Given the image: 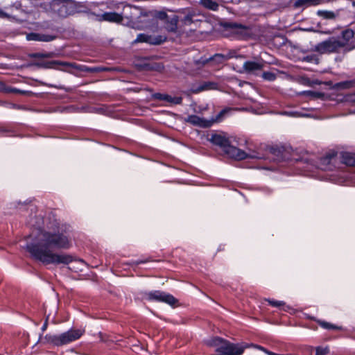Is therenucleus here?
<instances>
[{
	"mask_svg": "<svg viewBox=\"0 0 355 355\" xmlns=\"http://www.w3.org/2000/svg\"><path fill=\"white\" fill-rule=\"evenodd\" d=\"M36 225L31 234V241L25 246L26 251L34 260L44 265H69L73 261L83 266L86 265L82 259L68 253L55 252L68 250L71 247V241L63 231L55 228H41L40 223Z\"/></svg>",
	"mask_w": 355,
	"mask_h": 355,
	"instance_id": "obj_1",
	"label": "nucleus"
},
{
	"mask_svg": "<svg viewBox=\"0 0 355 355\" xmlns=\"http://www.w3.org/2000/svg\"><path fill=\"white\" fill-rule=\"evenodd\" d=\"M207 344L209 346L215 347L216 352L218 355H241L245 349L250 347L256 349V346H259L247 343H233L218 336L209 339Z\"/></svg>",
	"mask_w": 355,
	"mask_h": 355,
	"instance_id": "obj_2",
	"label": "nucleus"
},
{
	"mask_svg": "<svg viewBox=\"0 0 355 355\" xmlns=\"http://www.w3.org/2000/svg\"><path fill=\"white\" fill-rule=\"evenodd\" d=\"M83 332L80 329H71L60 334H48L44 336V340L55 346H62L79 339Z\"/></svg>",
	"mask_w": 355,
	"mask_h": 355,
	"instance_id": "obj_3",
	"label": "nucleus"
},
{
	"mask_svg": "<svg viewBox=\"0 0 355 355\" xmlns=\"http://www.w3.org/2000/svg\"><path fill=\"white\" fill-rule=\"evenodd\" d=\"M144 297L148 301L164 302L171 306L178 302V300L172 295L158 290L145 292Z\"/></svg>",
	"mask_w": 355,
	"mask_h": 355,
	"instance_id": "obj_4",
	"label": "nucleus"
},
{
	"mask_svg": "<svg viewBox=\"0 0 355 355\" xmlns=\"http://www.w3.org/2000/svg\"><path fill=\"white\" fill-rule=\"evenodd\" d=\"M343 47L344 43H341L340 40L332 37L319 43L315 46L314 51L320 54L337 53L340 49Z\"/></svg>",
	"mask_w": 355,
	"mask_h": 355,
	"instance_id": "obj_5",
	"label": "nucleus"
},
{
	"mask_svg": "<svg viewBox=\"0 0 355 355\" xmlns=\"http://www.w3.org/2000/svg\"><path fill=\"white\" fill-rule=\"evenodd\" d=\"M166 40V37L159 36L157 37H153L150 35L145 34H139L134 43L147 42L151 44H159Z\"/></svg>",
	"mask_w": 355,
	"mask_h": 355,
	"instance_id": "obj_6",
	"label": "nucleus"
},
{
	"mask_svg": "<svg viewBox=\"0 0 355 355\" xmlns=\"http://www.w3.org/2000/svg\"><path fill=\"white\" fill-rule=\"evenodd\" d=\"M187 121L200 128H206L212 125V124L216 122V120H206L198 116L192 115L187 118Z\"/></svg>",
	"mask_w": 355,
	"mask_h": 355,
	"instance_id": "obj_7",
	"label": "nucleus"
},
{
	"mask_svg": "<svg viewBox=\"0 0 355 355\" xmlns=\"http://www.w3.org/2000/svg\"><path fill=\"white\" fill-rule=\"evenodd\" d=\"M302 30V29L299 28L298 30H293L291 31V37L295 44H293L291 41H288V42L294 49H298L297 43L305 42L309 38L307 35L300 32Z\"/></svg>",
	"mask_w": 355,
	"mask_h": 355,
	"instance_id": "obj_8",
	"label": "nucleus"
},
{
	"mask_svg": "<svg viewBox=\"0 0 355 355\" xmlns=\"http://www.w3.org/2000/svg\"><path fill=\"white\" fill-rule=\"evenodd\" d=\"M224 153L230 157L236 159H243L247 157L244 151L230 145V143L228 146H227V148L225 149Z\"/></svg>",
	"mask_w": 355,
	"mask_h": 355,
	"instance_id": "obj_9",
	"label": "nucleus"
},
{
	"mask_svg": "<svg viewBox=\"0 0 355 355\" xmlns=\"http://www.w3.org/2000/svg\"><path fill=\"white\" fill-rule=\"evenodd\" d=\"M210 141L222 148L223 151L227 148V146H228L230 143L228 139L220 135H213L211 139H210Z\"/></svg>",
	"mask_w": 355,
	"mask_h": 355,
	"instance_id": "obj_10",
	"label": "nucleus"
},
{
	"mask_svg": "<svg viewBox=\"0 0 355 355\" xmlns=\"http://www.w3.org/2000/svg\"><path fill=\"white\" fill-rule=\"evenodd\" d=\"M101 18L104 21H107L110 22H114V23H121L123 21V16L120 14H118L116 12H106L104 13Z\"/></svg>",
	"mask_w": 355,
	"mask_h": 355,
	"instance_id": "obj_11",
	"label": "nucleus"
},
{
	"mask_svg": "<svg viewBox=\"0 0 355 355\" xmlns=\"http://www.w3.org/2000/svg\"><path fill=\"white\" fill-rule=\"evenodd\" d=\"M153 97L156 99L166 101L173 104H180L182 101V97H172L167 94H162L159 93L155 94Z\"/></svg>",
	"mask_w": 355,
	"mask_h": 355,
	"instance_id": "obj_12",
	"label": "nucleus"
},
{
	"mask_svg": "<svg viewBox=\"0 0 355 355\" xmlns=\"http://www.w3.org/2000/svg\"><path fill=\"white\" fill-rule=\"evenodd\" d=\"M166 24V30L169 32L176 33L178 31V17L173 16L171 18H168L167 21L165 22Z\"/></svg>",
	"mask_w": 355,
	"mask_h": 355,
	"instance_id": "obj_13",
	"label": "nucleus"
},
{
	"mask_svg": "<svg viewBox=\"0 0 355 355\" xmlns=\"http://www.w3.org/2000/svg\"><path fill=\"white\" fill-rule=\"evenodd\" d=\"M263 64L255 62H246L243 65L244 70L247 73H252L254 71L261 70Z\"/></svg>",
	"mask_w": 355,
	"mask_h": 355,
	"instance_id": "obj_14",
	"label": "nucleus"
},
{
	"mask_svg": "<svg viewBox=\"0 0 355 355\" xmlns=\"http://www.w3.org/2000/svg\"><path fill=\"white\" fill-rule=\"evenodd\" d=\"M341 36L343 41L341 43H344V47L348 44V42L355 37L354 31L350 28H347L342 31Z\"/></svg>",
	"mask_w": 355,
	"mask_h": 355,
	"instance_id": "obj_15",
	"label": "nucleus"
},
{
	"mask_svg": "<svg viewBox=\"0 0 355 355\" xmlns=\"http://www.w3.org/2000/svg\"><path fill=\"white\" fill-rule=\"evenodd\" d=\"M312 320H314L317 322V323L323 329L327 330H341L342 327L337 326L336 324H331L330 322L322 320H315L314 317L311 318Z\"/></svg>",
	"mask_w": 355,
	"mask_h": 355,
	"instance_id": "obj_16",
	"label": "nucleus"
},
{
	"mask_svg": "<svg viewBox=\"0 0 355 355\" xmlns=\"http://www.w3.org/2000/svg\"><path fill=\"white\" fill-rule=\"evenodd\" d=\"M182 26L181 27L183 28L182 33L184 32L186 28H189V31L192 32L194 31L195 29L191 28V25L193 24V20L192 19V16L190 15H187L182 20Z\"/></svg>",
	"mask_w": 355,
	"mask_h": 355,
	"instance_id": "obj_17",
	"label": "nucleus"
},
{
	"mask_svg": "<svg viewBox=\"0 0 355 355\" xmlns=\"http://www.w3.org/2000/svg\"><path fill=\"white\" fill-rule=\"evenodd\" d=\"M343 162L348 166H355V154L345 153L343 155Z\"/></svg>",
	"mask_w": 355,
	"mask_h": 355,
	"instance_id": "obj_18",
	"label": "nucleus"
},
{
	"mask_svg": "<svg viewBox=\"0 0 355 355\" xmlns=\"http://www.w3.org/2000/svg\"><path fill=\"white\" fill-rule=\"evenodd\" d=\"M231 57L232 56H229V58H231ZM227 58H228V56H225L223 54H215L211 58L203 60L202 65H206L211 60L216 61L218 63H221L225 59H227Z\"/></svg>",
	"mask_w": 355,
	"mask_h": 355,
	"instance_id": "obj_19",
	"label": "nucleus"
},
{
	"mask_svg": "<svg viewBox=\"0 0 355 355\" xmlns=\"http://www.w3.org/2000/svg\"><path fill=\"white\" fill-rule=\"evenodd\" d=\"M200 3L204 7L212 10H216L218 8V4L212 0H201Z\"/></svg>",
	"mask_w": 355,
	"mask_h": 355,
	"instance_id": "obj_20",
	"label": "nucleus"
},
{
	"mask_svg": "<svg viewBox=\"0 0 355 355\" xmlns=\"http://www.w3.org/2000/svg\"><path fill=\"white\" fill-rule=\"evenodd\" d=\"M354 82L353 81H345L336 84L333 87L337 89H346L353 87Z\"/></svg>",
	"mask_w": 355,
	"mask_h": 355,
	"instance_id": "obj_21",
	"label": "nucleus"
},
{
	"mask_svg": "<svg viewBox=\"0 0 355 355\" xmlns=\"http://www.w3.org/2000/svg\"><path fill=\"white\" fill-rule=\"evenodd\" d=\"M220 26L225 28H240L242 30H248V27L237 23H226V22H220Z\"/></svg>",
	"mask_w": 355,
	"mask_h": 355,
	"instance_id": "obj_22",
	"label": "nucleus"
},
{
	"mask_svg": "<svg viewBox=\"0 0 355 355\" xmlns=\"http://www.w3.org/2000/svg\"><path fill=\"white\" fill-rule=\"evenodd\" d=\"M57 63H58V61L54 60V61L46 62L44 63L35 62V63L31 64V65H34L37 67L51 68L54 65H57Z\"/></svg>",
	"mask_w": 355,
	"mask_h": 355,
	"instance_id": "obj_23",
	"label": "nucleus"
},
{
	"mask_svg": "<svg viewBox=\"0 0 355 355\" xmlns=\"http://www.w3.org/2000/svg\"><path fill=\"white\" fill-rule=\"evenodd\" d=\"M321 0H298L295 3V7H300L305 4L317 5Z\"/></svg>",
	"mask_w": 355,
	"mask_h": 355,
	"instance_id": "obj_24",
	"label": "nucleus"
},
{
	"mask_svg": "<svg viewBox=\"0 0 355 355\" xmlns=\"http://www.w3.org/2000/svg\"><path fill=\"white\" fill-rule=\"evenodd\" d=\"M0 91H3V92H5L6 93H10V92H12V93H21V94H24L25 92H22V91H19L17 89H12L10 87H6L3 83L2 82H0Z\"/></svg>",
	"mask_w": 355,
	"mask_h": 355,
	"instance_id": "obj_25",
	"label": "nucleus"
},
{
	"mask_svg": "<svg viewBox=\"0 0 355 355\" xmlns=\"http://www.w3.org/2000/svg\"><path fill=\"white\" fill-rule=\"evenodd\" d=\"M54 55L53 53H31L29 54L28 56L31 58H51Z\"/></svg>",
	"mask_w": 355,
	"mask_h": 355,
	"instance_id": "obj_26",
	"label": "nucleus"
},
{
	"mask_svg": "<svg viewBox=\"0 0 355 355\" xmlns=\"http://www.w3.org/2000/svg\"><path fill=\"white\" fill-rule=\"evenodd\" d=\"M55 5H56L58 7H59V14L61 15H64V14H67V6L66 3L64 2H55Z\"/></svg>",
	"mask_w": 355,
	"mask_h": 355,
	"instance_id": "obj_27",
	"label": "nucleus"
},
{
	"mask_svg": "<svg viewBox=\"0 0 355 355\" xmlns=\"http://www.w3.org/2000/svg\"><path fill=\"white\" fill-rule=\"evenodd\" d=\"M155 19H160L164 21H166L168 19L167 14L163 11L155 12L154 14Z\"/></svg>",
	"mask_w": 355,
	"mask_h": 355,
	"instance_id": "obj_28",
	"label": "nucleus"
},
{
	"mask_svg": "<svg viewBox=\"0 0 355 355\" xmlns=\"http://www.w3.org/2000/svg\"><path fill=\"white\" fill-rule=\"evenodd\" d=\"M267 302H268V304L270 306H272L273 307H280L281 308L282 305H284V301H278V300H275L273 299H268Z\"/></svg>",
	"mask_w": 355,
	"mask_h": 355,
	"instance_id": "obj_29",
	"label": "nucleus"
},
{
	"mask_svg": "<svg viewBox=\"0 0 355 355\" xmlns=\"http://www.w3.org/2000/svg\"><path fill=\"white\" fill-rule=\"evenodd\" d=\"M318 15L323 17L325 19H334L335 18V14L330 11H319Z\"/></svg>",
	"mask_w": 355,
	"mask_h": 355,
	"instance_id": "obj_30",
	"label": "nucleus"
},
{
	"mask_svg": "<svg viewBox=\"0 0 355 355\" xmlns=\"http://www.w3.org/2000/svg\"><path fill=\"white\" fill-rule=\"evenodd\" d=\"M329 352L328 347H317L315 349V355H327Z\"/></svg>",
	"mask_w": 355,
	"mask_h": 355,
	"instance_id": "obj_31",
	"label": "nucleus"
},
{
	"mask_svg": "<svg viewBox=\"0 0 355 355\" xmlns=\"http://www.w3.org/2000/svg\"><path fill=\"white\" fill-rule=\"evenodd\" d=\"M304 94L307 95V96H311L314 98H322L324 96L323 93L314 92H304Z\"/></svg>",
	"mask_w": 355,
	"mask_h": 355,
	"instance_id": "obj_32",
	"label": "nucleus"
},
{
	"mask_svg": "<svg viewBox=\"0 0 355 355\" xmlns=\"http://www.w3.org/2000/svg\"><path fill=\"white\" fill-rule=\"evenodd\" d=\"M275 77V74L270 72H264L263 73V78L268 80H274Z\"/></svg>",
	"mask_w": 355,
	"mask_h": 355,
	"instance_id": "obj_33",
	"label": "nucleus"
},
{
	"mask_svg": "<svg viewBox=\"0 0 355 355\" xmlns=\"http://www.w3.org/2000/svg\"><path fill=\"white\" fill-rule=\"evenodd\" d=\"M150 261H153V260L149 257V258H146V259H137L133 263L135 265L138 266L139 264L146 263Z\"/></svg>",
	"mask_w": 355,
	"mask_h": 355,
	"instance_id": "obj_34",
	"label": "nucleus"
},
{
	"mask_svg": "<svg viewBox=\"0 0 355 355\" xmlns=\"http://www.w3.org/2000/svg\"><path fill=\"white\" fill-rule=\"evenodd\" d=\"M28 40H40L41 39L40 35L36 33H31L27 35Z\"/></svg>",
	"mask_w": 355,
	"mask_h": 355,
	"instance_id": "obj_35",
	"label": "nucleus"
},
{
	"mask_svg": "<svg viewBox=\"0 0 355 355\" xmlns=\"http://www.w3.org/2000/svg\"><path fill=\"white\" fill-rule=\"evenodd\" d=\"M208 84L209 83H205L204 85L200 86L198 89H196V90H193L192 92L193 93H198L200 92H202L205 89H206L207 87H208Z\"/></svg>",
	"mask_w": 355,
	"mask_h": 355,
	"instance_id": "obj_36",
	"label": "nucleus"
},
{
	"mask_svg": "<svg viewBox=\"0 0 355 355\" xmlns=\"http://www.w3.org/2000/svg\"><path fill=\"white\" fill-rule=\"evenodd\" d=\"M40 37H41V39H40V40L45 41V42L51 41V40H53V38H54L53 37H51L50 35H40Z\"/></svg>",
	"mask_w": 355,
	"mask_h": 355,
	"instance_id": "obj_37",
	"label": "nucleus"
},
{
	"mask_svg": "<svg viewBox=\"0 0 355 355\" xmlns=\"http://www.w3.org/2000/svg\"><path fill=\"white\" fill-rule=\"evenodd\" d=\"M58 63H57V65L75 67L74 64H72V63H70V62H61V61H58Z\"/></svg>",
	"mask_w": 355,
	"mask_h": 355,
	"instance_id": "obj_38",
	"label": "nucleus"
},
{
	"mask_svg": "<svg viewBox=\"0 0 355 355\" xmlns=\"http://www.w3.org/2000/svg\"><path fill=\"white\" fill-rule=\"evenodd\" d=\"M336 155L335 153H332V154H329L328 155H327L324 159V162L326 163V164H329V160L334 157V156Z\"/></svg>",
	"mask_w": 355,
	"mask_h": 355,
	"instance_id": "obj_39",
	"label": "nucleus"
},
{
	"mask_svg": "<svg viewBox=\"0 0 355 355\" xmlns=\"http://www.w3.org/2000/svg\"><path fill=\"white\" fill-rule=\"evenodd\" d=\"M281 309L282 311H284L286 312H291V311H293V309L291 306H290L289 305H286L285 304H284V305H282Z\"/></svg>",
	"mask_w": 355,
	"mask_h": 355,
	"instance_id": "obj_40",
	"label": "nucleus"
},
{
	"mask_svg": "<svg viewBox=\"0 0 355 355\" xmlns=\"http://www.w3.org/2000/svg\"><path fill=\"white\" fill-rule=\"evenodd\" d=\"M227 112V110H224L221 111L216 119H212V120H216V122Z\"/></svg>",
	"mask_w": 355,
	"mask_h": 355,
	"instance_id": "obj_41",
	"label": "nucleus"
},
{
	"mask_svg": "<svg viewBox=\"0 0 355 355\" xmlns=\"http://www.w3.org/2000/svg\"><path fill=\"white\" fill-rule=\"evenodd\" d=\"M0 17L9 18L10 15L0 10Z\"/></svg>",
	"mask_w": 355,
	"mask_h": 355,
	"instance_id": "obj_42",
	"label": "nucleus"
},
{
	"mask_svg": "<svg viewBox=\"0 0 355 355\" xmlns=\"http://www.w3.org/2000/svg\"><path fill=\"white\" fill-rule=\"evenodd\" d=\"M47 325H48V322H47V320H46L45 322L43 324L42 327H41V330L42 332L46 331V329L47 328Z\"/></svg>",
	"mask_w": 355,
	"mask_h": 355,
	"instance_id": "obj_43",
	"label": "nucleus"
},
{
	"mask_svg": "<svg viewBox=\"0 0 355 355\" xmlns=\"http://www.w3.org/2000/svg\"><path fill=\"white\" fill-rule=\"evenodd\" d=\"M224 248H225V245H224L220 244V245L218 246V251L223 250H224Z\"/></svg>",
	"mask_w": 355,
	"mask_h": 355,
	"instance_id": "obj_44",
	"label": "nucleus"
},
{
	"mask_svg": "<svg viewBox=\"0 0 355 355\" xmlns=\"http://www.w3.org/2000/svg\"><path fill=\"white\" fill-rule=\"evenodd\" d=\"M202 62L203 61H196L195 63L197 64V65H201L202 67H203L204 65H202Z\"/></svg>",
	"mask_w": 355,
	"mask_h": 355,
	"instance_id": "obj_45",
	"label": "nucleus"
},
{
	"mask_svg": "<svg viewBox=\"0 0 355 355\" xmlns=\"http://www.w3.org/2000/svg\"><path fill=\"white\" fill-rule=\"evenodd\" d=\"M304 60H306V61H308V62H309V61L312 60V57H311V56H307V57L304 58Z\"/></svg>",
	"mask_w": 355,
	"mask_h": 355,
	"instance_id": "obj_46",
	"label": "nucleus"
},
{
	"mask_svg": "<svg viewBox=\"0 0 355 355\" xmlns=\"http://www.w3.org/2000/svg\"><path fill=\"white\" fill-rule=\"evenodd\" d=\"M326 85H331V82H327L325 83Z\"/></svg>",
	"mask_w": 355,
	"mask_h": 355,
	"instance_id": "obj_47",
	"label": "nucleus"
},
{
	"mask_svg": "<svg viewBox=\"0 0 355 355\" xmlns=\"http://www.w3.org/2000/svg\"><path fill=\"white\" fill-rule=\"evenodd\" d=\"M77 270H83V268H77V270H75V271H77Z\"/></svg>",
	"mask_w": 355,
	"mask_h": 355,
	"instance_id": "obj_48",
	"label": "nucleus"
},
{
	"mask_svg": "<svg viewBox=\"0 0 355 355\" xmlns=\"http://www.w3.org/2000/svg\"><path fill=\"white\" fill-rule=\"evenodd\" d=\"M88 71H98V69H88Z\"/></svg>",
	"mask_w": 355,
	"mask_h": 355,
	"instance_id": "obj_49",
	"label": "nucleus"
},
{
	"mask_svg": "<svg viewBox=\"0 0 355 355\" xmlns=\"http://www.w3.org/2000/svg\"><path fill=\"white\" fill-rule=\"evenodd\" d=\"M315 84H320L321 83L318 82V81H315L314 82Z\"/></svg>",
	"mask_w": 355,
	"mask_h": 355,
	"instance_id": "obj_50",
	"label": "nucleus"
},
{
	"mask_svg": "<svg viewBox=\"0 0 355 355\" xmlns=\"http://www.w3.org/2000/svg\"><path fill=\"white\" fill-rule=\"evenodd\" d=\"M306 31H314L313 29H307Z\"/></svg>",
	"mask_w": 355,
	"mask_h": 355,
	"instance_id": "obj_51",
	"label": "nucleus"
},
{
	"mask_svg": "<svg viewBox=\"0 0 355 355\" xmlns=\"http://www.w3.org/2000/svg\"><path fill=\"white\" fill-rule=\"evenodd\" d=\"M143 15L144 16H147V14L146 13H143Z\"/></svg>",
	"mask_w": 355,
	"mask_h": 355,
	"instance_id": "obj_52",
	"label": "nucleus"
},
{
	"mask_svg": "<svg viewBox=\"0 0 355 355\" xmlns=\"http://www.w3.org/2000/svg\"><path fill=\"white\" fill-rule=\"evenodd\" d=\"M353 6H355V1L353 2Z\"/></svg>",
	"mask_w": 355,
	"mask_h": 355,
	"instance_id": "obj_53",
	"label": "nucleus"
},
{
	"mask_svg": "<svg viewBox=\"0 0 355 355\" xmlns=\"http://www.w3.org/2000/svg\"><path fill=\"white\" fill-rule=\"evenodd\" d=\"M354 48H355V46H354Z\"/></svg>",
	"mask_w": 355,
	"mask_h": 355,
	"instance_id": "obj_54",
	"label": "nucleus"
}]
</instances>
